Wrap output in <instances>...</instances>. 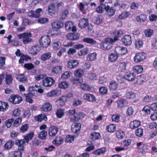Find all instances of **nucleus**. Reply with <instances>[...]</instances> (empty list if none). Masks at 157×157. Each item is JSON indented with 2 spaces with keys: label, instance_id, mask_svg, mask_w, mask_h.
<instances>
[{
  "label": "nucleus",
  "instance_id": "f257e3e1",
  "mask_svg": "<svg viewBox=\"0 0 157 157\" xmlns=\"http://www.w3.org/2000/svg\"><path fill=\"white\" fill-rule=\"evenodd\" d=\"M64 4L62 2L58 3L53 2L50 4L48 7V14L51 16L58 13L59 10L63 8Z\"/></svg>",
  "mask_w": 157,
  "mask_h": 157
},
{
  "label": "nucleus",
  "instance_id": "f03ea898",
  "mask_svg": "<svg viewBox=\"0 0 157 157\" xmlns=\"http://www.w3.org/2000/svg\"><path fill=\"white\" fill-rule=\"evenodd\" d=\"M51 42L50 37L49 35H44L42 36L39 40V44L41 47L47 48Z\"/></svg>",
  "mask_w": 157,
  "mask_h": 157
},
{
  "label": "nucleus",
  "instance_id": "7ed1b4c3",
  "mask_svg": "<svg viewBox=\"0 0 157 157\" xmlns=\"http://www.w3.org/2000/svg\"><path fill=\"white\" fill-rule=\"evenodd\" d=\"M110 39H111V38L109 37L105 38V41L100 44V48L104 50L110 49L112 47V44L114 43L113 41H110Z\"/></svg>",
  "mask_w": 157,
  "mask_h": 157
},
{
  "label": "nucleus",
  "instance_id": "20e7f679",
  "mask_svg": "<svg viewBox=\"0 0 157 157\" xmlns=\"http://www.w3.org/2000/svg\"><path fill=\"white\" fill-rule=\"evenodd\" d=\"M147 57L146 54L143 52H138L136 54L134 57V61L136 63H140L145 59Z\"/></svg>",
  "mask_w": 157,
  "mask_h": 157
},
{
  "label": "nucleus",
  "instance_id": "39448f33",
  "mask_svg": "<svg viewBox=\"0 0 157 157\" xmlns=\"http://www.w3.org/2000/svg\"><path fill=\"white\" fill-rule=\"evenodd\" d=\"M73 123L71 125V130L75 134L78 135L80 133L82 124L81 123L77 122Z\"/></svg>",
  "mask_w": 157,
  "mask_h": 157
},
{
  "label": "nucleus",
  "instance_id": "423d86ee",
  "mask_svg": "<svg viewBox=\"0 0 157 157\" xmlns=\"http://www.w3.org/2000/svg\"><path fill=\"white\" fill-rule=\"evenodd\" d=\"M8 100L10 102L15 104H19L22 101L21 97L18 94L11 95Z\"/></svg>",
  "mask_w": 157,
  "mask_h": 157
},
{
  "label": "nucleus",
  "instance_id": "0eeeda50",
  "mask_svg": "<svg viewBox=\"0 0 157 157\" xmlns=\"http://www.w3.org/2000/svg\"><path fill=\"white\" fill-rule=\"evenodd\" d=\"M123 32L121 30H116L111 33V35L114 38L113 39L111 38L110 41H113L114 43L119 40L120 37H121L123 35Z\"/></svg>",
  "mask_w": 157,
  "mask_h": 157
},
{
  "label": "nucleus",
  "instance_id": "6e6552de",
  "mask_svg": "<svg viewBox=\"0 0 157 157\" xmlns=\"http://www.w3.org/2000/svg\"><path fill=\"white\" fill-rule=\"evenodd\" d=\"M79 27L81 28H84L87 27L88 31H91L92 29L90 28L89 25V19L87 18H83L80 19L78 24Z\"/></svg>",
  "mask_w": 157,
  "mask_h": 157
},
{
  "label": "nucleus",
  "instance_id": "1a4fd4ad",
  "mask_svg": "<svg viewBox=\"0 0 157 157\" xmlns=\"http://www.w3.org/2000/svg\"><path fill=\"white\" fill-rule=\"evenodd\" d=\"M55 82V80L51 77H47L42 80V84L45 87H51Z\"/></svg>",
  "mask_w": 157,
  "mask_h": 157
},
{
  "label": "nucleus",
  "instance_id": "9d476101",
  "mask_svg": "<svg viewBox=\"0 0 157 157\" xmlns=\"http://www.w3.org/2000/svg\"><path fill=\"white\" fill-rule=\"evenodd\" d=\"M85 117L84 113L81 112L75 113L73 117L70 118V121L71 122H78L80 119H82Z\"/></svg>",
  "mask_w": 157,
  "mask_h": 157
},
{
  "label": "nucleus",
  "instance_id": "9b49d317",
  "mask_svg": "<svg viewBox=\"0 0 157 157\" xmlns=\"http://www.w3.org/2000/svg\"><path fill=\"white\" fill-rule=\"evenodd\" d=\"M136 145L138 149L141 153H143L148 152L149 150L148 146L146 144L140 142L137 143Z\"/></svg>",
  "mask_w": 157,
  "mask_h": 157
},
{
  "label": "nucleus",
  "instance_id": "f8f14e48",
  "mask_svg": "<svg viewBox=\"0 0 157 157\" xmlns=\"http://www.w3.org/2000/svg\"><path fill=\"white\" fill-rule=\"evenodd\" d=\"M65 28L68 31H71L73 32H75L77 29L75 26L74 25L73 22L71 21H67L65 23Z\"/></svg>",
  "mask_w": 157,
  "mask_h": 157
},
{
  "label": "nucleus",
  "instance_id": "ddd939ff",
  "mask_svg": "<svg viewBox=\"0 0 157 157\" xmlns=\"http://www.w3.org/2000/svg\"><path fill=\"white\" fill-rule=\"evenodd\" d=\"M116 11L114 7H110L109 5H108L106 6L105 14L107 17H111L115 14Z\"/></svg>",
  "mask_w": 157,
  "mask_h": 157
},
{
  "label": "nucleus",
  "instance_id": "4468645a",
  "mask_svg": "<svg viewBox=\"0 0 157 157\" xmlns=\"http://www.w3.org/2000/svg\"><path fill=\"white\" fill-rule=\"evenodd\" d=\"M121 41L124 45H130L132 42L131 36L129 35H125L122 38Z\"/></svg>",
  "mask_w": 157,
  "mask_h": 157
},
{
  "label": "nucleus",
  "instance_id": "2eb2a0df",
  "mask_svg": "<svg viewBox=\"0 0 157 157\" xmlns=\"http://www.w3.org/2000/svg\"><path fill=\"white\" fill-rule=\"evenodd\" d=\"M59 131L58 127L53 125L49 127L48 129V135L50 136H55L57 133Z\"/></svg>",
  "mask_w": 157,
  "mask_h": 157
},
{
  "label": "nucleus",
  "instance_id": "dca6fc26",
  "mask_svg": "<svg viewBox=\"0 0 157 157\" xmlns=\"http://www.w3.org/2000/svg\"><path fill=\"white\" fill-rule=\"evenodd\" d=\"M83 98L85 100L90 102H94L96 101V98L93 94L88 93L84 94Z\"/></svg>",
  "mask_w": 157,
  "mask_h": 157
},
{
  "label": "nucleus",
  "instance_id": "f3484780",
  "mask_svg": "<svg viewBox=\"0 0 157 157\" xmlns=\"http://www.w3.org/2000/svg\"><path fill=\"white\" fill-rule=\"evenodd\" d=\"M79 64L78 60L75 59H71L68 61L67 66L70 69H74Z\"/></svg>",
  "mask_w": 157,
  "mask_h": 157
},
{
  "label": "nucleus",
  "instance_id": "a211bd4d",
  "mask_svg": "<svg viewBox=\"0 0 157 157\" xmlns=\"http://www.w3.org/2000/svg\"><path fill=\"white\" fill-rule=\"evenodd\" d=\"M25 142L23 140H17L15 141V144L18 146V150L22 151H24V144Z\"/></svg>",
  "mask_w": 157,
  "mask_h": 157
},
{
  "label": "nucleus",
  "instance_id": "6ab92c4d",
  "mask_svg": "<svg viewBox=\"0 0 157 157\" xmlns=\"http://www.w3.org/2000/svg\"><path fill=\"white\" fill-rule=\"evenodd\" d=\"M63 22L61 21H54L51 24V26L53 29H60L63 27Z\"/></svg>",
  "mask_w": 157,
  "mask_h": 157
},
{
  "label": "nucleus",
  "instance_id": "aec40b11",
  "mask_svg": "<svg viewBox=\"0 0 157 157\" xmlns=\"http://www.w3.org/2000/svg\"><path fill=\"white\" fill-rule=\"evenodd\" d=\"M52 105L49 102L44 104L41 108V110L44 112H49L51 110Z\"/></svg>",
  "mask_w": 157,
  "mask_h": 157
},
{
  "label": "nucleus",
  "instance_id": "412c9836",
  "mask_svg": "<svg viewBox=\"0 0 157 157\" xmlns=\"http://www.w3.org/2000/svg\"><path fill=\"white\" fill-rule=\"evenodd\" d=\"M135 76L136 75L133 73L128 71L125 73L124 78L129 81H132L134 80Z\"/></svg>",
  "mask_w": 157,
  "mask_h": 157
},
{
  "label": "nucleus",
  "instance_id": "4be33fe9",
  "mask_svg": "<svg viewBox=\"0 0 157 157\" xmlns=\"http://www.w3.org/2000/svg\"><path fill=\"white\" fill-rule=\"evenodd\" d=\"M67 100L66 97L65 96H62L56 101V104L58 107H62L65 104Z\"/></svg>",
  "mask_w": 157,
  "mask_h": 157
},
{
  "label": "nucleus",
  "instance_id": "5701e85b",
  "mask_svg": "<svg viewBox=\"0 0 157 157\" xmlns=\"http://www.w3.org/2000/svg\"><path fill=\"white\" fill-rule=\"evenodd\" d=\"M141 125L140 122L137 120L132 121L129 124V126L132 129H135L138 128Z\"/></svg>",
  "mask_w": 157,
  "mask_h": 157
},
{
  "label": "nucleus",
  "instance_id": "b1692460",
  "mask_svg": "<svg viewBox=\"0 0 157 157\" xmlns=\"http://www.w3.org/2000/svg\"><path fill=\"white\" fill-rule=\"evenodd\" d=\"M146 76L144 74H142L138 76L137 77L136 84L139 85L143 84L146 80Z\"/></svg>",
  "mask_w": 157,
  "mask_h": 157
},
{
  "label": "nucleus",
  "instance_id": "393cba45",
  "mask_svg": "<svg viewBox=\"0 0 157 157\" xmlns=\"http://www.w3.org/2000/svg\"><path fill=\"white\" fill-rule=\"evenodd\" d=\"M79 37V35L78 34H75L73 33H68L67 35V38L68 40L73 41L77 40Z\"/></svg>",
  "mask_w": 157,
  "mask_h": 157
},
{
  "label": "nucleus",
  "instance_id": "a878e982",
  "mask_svg": "<svg viewBox=\"0 0 157 157\" xmlns=\"http://www.w3.org/2000/svg\"><path fill=\"white\" fill-rule=\"evenodd\" d=\"M40 50V48L38 45H35L32 46L31 49L30 53L34 56L39 52Z\"/></svg>",
  "mask_w": 157,
  "mask_h": 157
},
{
  "label": "nucleus",
  "instance_id": "bb28decb",
  "mask_svg": "<svg viewBox=\"0 0 157 157\" xmlns=\"http://www.w3.org/2000/svg\"><path fill=\"white\" fill-rule=\"evenodd\" d=\"M71 83L76 86L80 85L83 82L82 78H72L71 80Z\"/></svg>",
  "mask_w": 157,
  "mask_h": 157
},
{
  "label": "nucleus",
  "instance_id": "cd10ccee",
  "mask_svg": "<svg viewBox=\"0 0 157 157\" xmlns=\"http://www.w3.org/2000/svg\"><path fill=\"white\" fill-rule=\"evenodd\" d=\"M34 119L36 121L40 122L43 120L46 121L48 118L44 114H41L35 116Z\"/></svg>",
  "mask_w": 157,
  "mask_h": 157
},
{
  "label": "nucleus",
  "instance_id": "c85d7f7f",
  "mask_svg": "<svg viewBox=\"0 0 157 157\" xmlns=\"http://www.w3.org/2000/svg\"><path fill=\"white\" fill-rule=\"evenodd\" d=\"M52 54L50 52L45 53L41 55L40 59L43 61H46L50 58Z\"/></svg>",
  "mask_w": 157,
  "mask_h": 157
},
{
  "label": "nucleus",
  "instance_id": "c756f323",
  "mask_svg": "<svg viewBox=\"0 0 157 157\" xmlns=\"http://www.w3.org/2000/svg\"><path fill=\"white\" fill-rule=\"evenodd\" d=\"M116 125L113 124H111L107 125L106 127V130L109 132L113 133L116 130Z\"/></svg>",
  "mask_w": 157,
  "mask_h": 157
},
{
  "label": "nucleus",
  "instance_id": "7c9ffc66",
  "mask_svg": "<svg viewBox=\"0 0 157 157\" xmlns=\"http://www.w3.org/2000/svg\"><path fill=\"white\" fill-rule=\"evenodd\" d=\"M34 136V133L32 132H30L28 134L24 136L23 140H24L25 143H28L29 142L32 140Z\"/></svg>",
  "mask_w": 157,
  "mask_h": 157
},
{
  "label": "nucleus",
  "instance_id": "2f4dec72",
  "mask_svg": "<svg viewBox=\"0 0 157 157\" xmlns=\"http://www.w3.org/2000/svg\"><path fill=\"white\" fill-rule=\"evenodd\" d=\"M127 65L126 63L123 62H119L117 66L118 67L120 72H122L125 70Z\"/></svg>",
  "mask_w": 157,
  "mask_h": 157
},
{
  "label": "nucleus",
  "instance_id": "473e14b6",
  "mask_svg": "<svg viewBox=\"0 0 157 157\" xmlns=\"http://www.w3.org/2000/svg\"><path fill=\"white\" fill-rule=\"evenodd\" d=\"M84 74V71L82 69H77L75 71L74 75L77 77L82 78Z\"/></svg>",
  "mask_w": 157,
  "mask_h": 157
},
{
  "label": "nucleus",
  "instance_id": "72a5a7b5",
  "mask_svg": "<svg viewBox=\"0 0 157 157\" xmlns=\"http://www.w3.org/2000/svg\"><path fill=\"white\" fill-rule=\"evenodd\" d=\"M118 86V84L115 81L112 80L109 83V87L110 90H115L117 89Z\"/></svg>",
  "mask_w": 157,
  "mask_h": 157
},
{
  "label": "nucleus",
  "instance_id": "f704fd0d",
  "mask_svg": "<svg viewBox=\"0 0 157 157\" xmlns=\"http://www.w3.org/2000/svg\"><path fill=\"white\" fill-rule=\"evenodd\" d=\"M64 139L61 136H57L53 141V143L57 146H59L62 144L63 142Z\"/></svg>",
  "mask_w": 157,
  "mask_h": 157
},
{
  "label": "nucleus",
  "instance_id": "c9c22d12",
  "mask_svg": "<svg viewBox=\"0 0 157 157\" xmlns=\"http://www.w3.org/2000/svg\"><path fill=\"white\" fill-rule=\"evenodd\" d=\"M14 142L12 140H8L6 142L4 146V148L5 150H9L11 149L14 145Z\"/></svg>",
  "mask_w": 157,
  "mask_h": 157
},
{
  "label": "nucleus",
  "instance_id": "e433bc0d",
  "mask_svg": "<svg viewBox=\"0 0 157 157\" xmlns=\"http://www.w3.org/2000/svg\"><path fill=\"white\" fill-rule=\"evenodd\" d=\"M83 42L87 43L91 45L95 44L97 42L94 39L88 37H85L82 39Z\"/></svg>",
  "mask_w": 157,
  "mask_h": 157
},
{
  "label": "nucleus",
  "instance_id": "4c0bfd02",
  "mask_svg": "<svg viewBox=\"0 0 157 157\" xmlns=\"http://www.w3.org/2000/svg\"><path fill=\"white\" fill-rule=\"evenodd\" d=\"M25 35L26 36H25L23 39V41L24 44H26L31 41V39L29 38V37L32 36V34L30 32L27 33Z\"/></svg>",
  "mask_w": 157,
  "mask_h": 157
},
{
  "label": "nucleus",
  "instance_id": "58836bf2",
  "mask_svg": "<svg viewBox=\"0 0 157 157\" xmlns=\"http://www.w3.org/2000/svg\"><path fill=\"white\" fill-rule=\"evenodd\" d=\"M117 107L118 108H121L124 106L127 101L126 99L122 98L120 100H118L117 101Z\"/></svg>",
  "mask_w": 157,
  "mask_h": 157
},
{
  "label": "nucleus",
  "instance_id": "ea45409f",
  "mask_svg": "<svg viewBox=\"0 0 157 157\" xmlns=\"http://www.w3.org/2000/svg\"><path fill=\"white\" fill-rule=\"evenodd\" d=\"M118 57V55L116 53H112L108 56V59L111 62H115Z\"/></svg>",
  "mask_w": 157,
  "mask_h": 157
},
{
  "label": "nucleus",
  "instance_id": "a19ab883",
  "mask_svg": "<svg viewBox=\"0 0 157 157\" xmlns=\"http://www.w3.org/2000/svg\"><path fill=\"white\" fill-rule=\"evenodd\" d=\"M147 16L146 15L144 14H141L139 16L136 17V19L138 21L141 22H144L147 20Z\"/></svg>",
  "mask_w": 157,
  "mask_h": 157
},
{
  "label": "nucleus",
  "instance_id": "79ce46f5",
  "mask_svg": "<svg viewBox=\"0 0 157 157\" xmlns=\"http://www.w3.org/2000/svg\"><path fill=\"white\" fill-rule=\"evenodd\" d=\"M106 151L105 148L101 147L99 149H97L94 150L93 153L94 154L96 155H102L105 153Z\"/></svg>",
  "mask_w": 157,
  "mask_h": 157
},
{
  "label": "nucleus",
  "instance_id": "37998d69",
  "mask_svg": "<svg viewBox=\"0 0 157 157\" xmlns=\"http://www.w3.org/2000/svg\"><path fill=\"white\" fill-rule=\"evenodd\" d=\"M22 154V152L19 150L11 151L10 157H21Z\"/></svg>",
  "mask_w": 157,
  "mask_h": 157
},
{
  "label": "nucleus",
  "instance_id": "c03bdc74",
  "mask_svg": "<svg viewBox=\"0 0 157 157\" xmlns=\"http://www.w3.org/2000/svg\"><path fill=\"white\" fill-rule=\"evenodd\" d=\"M97 54L95 52L90 53L87 55V59L90 61L95 60L97 58Z\"/></svg>",
  "mask_w": 157,
  "mask_h": 157
},
{
  "label": "nucleus",
  "instance_id": "a18cd8bd",
  "mask_svg": "<svg viewBox=\"0 0 157 157\" xmlns=\"http://www.w3.org/2000/svg\"><path fill=\"white\" fill-rule=\"evenodd\" d=\"M12 76L10 74H6L5 77V82L7 85H10L12 84L13 81Z\"/></svg>",
  "mask_w": 157,
  "mask_h": 157
},
{
  "label": "nucleus",
  "instance_id": "49530a36",
  "mask_svg": "<svg viewBox=\"0 0 157 157\" xmlns=\"http://www.w3.org/2000/svg\"><path fill=\"white\" fill-rule=\"evenodd\" d=\"M103 21V17L101 15H98L95 16L94 18V21L95 24L99 25Z\"/></svg>",
  "mask_w": 157,
  "mask_h": 157
},
{
  "label": "nucleus",
  "instance_id": "de8ad7c7",
  "mask_svg": "<svg viewBox=\"0 0 157 157\" xmlns=\"http://www.w3.org/2000/svg\"><path fill=\"white\" fill-rule=\"evenodd\" d=\"M106 6L104 4H101L96 9V12L98 13H102L105 10Z\"/></svg>",
  "mask_w": 157,
  "mask_h": 157
},
{
  "label": "nucleus",
  "instance_id": "09e8293b",
  "mask_svg": "<svg viewBox=\"0 0 157 157\" xmlns=\"http://www.w3.org/2000/svg\"><path fill=\"white\" fill-rule=\"evenodd\" d=\"M110 71L112 74L115 75L120 72L118 67L115 65L111 66L110 67Z\"/></svg>",
  "mask_w": 157,
  "mask_h": 157
},
{
  "label": "nucleus",
  "instance_id": "8fccbe9b",
  "mask_svg": "<svg viewBox=\"0 0 157 157\" xmlns=\"http://www.w3.org/2000/svg\"><path fill=\"white\" fill-rule=\"evenodd\" d=\"M0 107H1V109L2 111L5 112L9 108V105L7 102L5 101H0Z\"/></svg>",
  "mask_w": 157,
  "mask_h": 157
},
{
  "label": "nucleus",
  "instance_id": "3c124183",
  "mask_svg": "<svg viewBox=\"0 0 157 157\" xmlns=\"http://www.w3.org/2000/svg\"><path fill=\"white\" fill-rule=\"evenodd\" d=\"M87 78L89 81L94 82L97 79V76L94 73H89L88 74Z\"/></svg>",
  "mask_w": 157,
  "mask_h": 157
},
{
  "label": "nucleus",
  "instance_id": "603ef678",
  "mask_svg": "<svg viewBox=\"0 0 157 157\" xmlns=\"http://www.w3.org/2000/svg\"><path fill=\"white\" fill-rule=\"evenodd\" d=\"M133 70L134 72L140 74L143 71V68L141 65H137L134 67Z\"/></svg>",
  "mask_w": 157,
  "mask_h": 157
},
{
  "label": "nucleus",
  "instance_id": "864d4df0",
  "mask_svg": "<svg viewBox=\"0 0 157 157\" xmlns=\"http://www.w3.org/2000/svg\"><path fill=\"white\" fill-rule=\"evenodd\" d=\"M16 79L21 82L26 81L27 80V78L24 74H17L16 76Z\"/></svg>",
  "mask_w": 157,
  "mask_h": 157
},
{
  "label": "nucleus",
  "instance_id": "5fc2aeb1",
  "mask_svg": "<svg viewBox=\"0 0 157 157\" xmlns=\"http://www.w3.org/2000/svg\"><path fill=\"white\" fill-rule=\"evenodd\" d=\"M47 135V132L44 130H42L38 133V136L41 140H44L46 139Z\"/></svg>",
  "mask_w": 157,
  "mask_h": 157
},
{
  "label": "nucleus",
  "instance_id": "6e6d98bb",
  "mask_svg": "<svg viewBox=\"0 0 157 157\" xmlns=\"http://www.w3.org/2000/svg\"><path fill=\"white\" fill-rule=\"evenodd\" d=\"M62 67L61 66H56L53 67L52 69V72L54 73L58 74L62 72Z\"/></svg>",
  "mask_w": 157,
  "mask_h": 157
},
{
  "label": "nucleus",
  "instance_id": "4d7b16f0",
  "mask_svg": "<svg viewBox=\"0 0 157 157\" xmlns=\"http://www.w3.org/2000/svg\"><path fill=\"white\" fill-rule=\"evenodd\" d=\"M116 137L120 139H122L125 135V133L124 131L121 129L118 130L116 133Z\"/></svg>",
  "mask_w": 157,
  "mask_h": 157
},
{
  "label": "nucleus",
  "instance_id": "13d9d810",
  "mask_svg": "<svg viewBox=\"0 0 157 157\" xmlns=\"http://www.w3.org/2000/svg\"><path fill=\"white\" fill-rule=\"evenodd\" d=\"M154 99L151 96L147 95L143 99L142 101L144 102L148 103L152 101Z\"/></svg>",
  "mask_w": 157,
  "mask_h": 157
},
{
  "label": "nucleus",
  "instance_id": "bf43d9fd",
  "mask_svg": "<svg viewBox=\"0 0 157 157\" xmlns=\"http://www.w3.org/2000/svg\"><path fill=\"white\" fill-rule=\"evenodd\" d=\"M90 138L94 140H98L100 139L101 137L99 133L98 132H94L90 133Z\"/></svg>",
  "mask_w": 157,
  "mask_h": 157
},
{
  "label": "nucleus",
  "instance_id": "052dcab7",
  "mask_svg": "<svg viewBox=\"0 0 157 157\" xmlns=\"http://www.w3.org/2000/svg\"><path fill=\"white\" fill-rule=\"evenodd\" d=\"M126 98L128 99H132L136 97V94L132 91L127 92L125 94Z\"/></svg>",
  "mask_w": 157,
  "mask_h": 157
},
{
  "label": "nucleus",
  "instance_id": "680f3d73",
  "mask_svg": "<svg viewBox=\"0 0 157 157\" xmlns=\"http://www.w3.org/2000/svg\"><path fill=\"white\" fill-rule=\"evenodd\" d=\"M130 15L129 12L126 11L123 12L119 16L118 18L120 19H124L128 17Z\"/></svg>",
  "mask_w": 157,
  "mask_h": 157
},
{
  "label": "nucleus",
  "instance_id": "e2e57ef3",
  "mask_svg": "<svg viewBox=\"0 0 157 157\" xmlns=\"http://www.w3.org/2000/svg\"><path fill=\"white\" fill-rule=\"evenodd\" d=\"M120 114L117 113L113 114L111 118L113 121L118 123L120 121Z\"/></svg>",
  "mask_w": 157,
  "mask_h": 157
},
{
  "label": "nucleus",
  "instance_id": "0e129e2a",
  "mask_svg": "<svg viewBox=\"0 0 157 157\" xmlns=\"http://www.w3.org/2000/svg\"><path fill=\"white\" fill-rule=\"evenodd\" d=\"M64 114V110L61 109H57L56 112L57 117L59 118H62Z\"/></svg>",
  "mask_w": 157,
  "mask_h": 157
},
{
  "label": "nucleus",
  "instance_id": "69168bd1",
  "mask_svg": "<svg viewBox=\"0 0 157 157\" xmlns=\"http://www.w3.org/2000/svg\"><path fill=\"white\" fill-rule=\"evenodd\" d=\"M153 30L151 29H147L144 31L145 36L147 37H150L153 34Z\"/></svg>",
  "mask_w": 157,
  "mask_h": 157
},
{
  "label": "nucleus",
  "instance_id": "338daca9",
  "mask_svg": "<svg viewBox=\"0 0 157 157\" xmlns=\"http://www.w3.org/2000/svg\"><path fill=\"white\" fill-rule=\"evenodd\" d=\"M60 44V42L59 41L54 42L52 44L53 50L56 51H58L59 48Z\"/></svg>",
  "mask_w": 157,
  "mask_h": 157
},
{
  "label": "nucleus",
  "instance_id": "774afa93",
  "mask_svg": "<svg viewBox=\"0 0 157 157\" xmlns=\"http://www.w3.org/2000/svg\"><path fill=\"white\" fill-rule=\"evenodd\" d=\"M69 13L68 10L65 9L61 12L60 14V18L62 19H65Z\"/></svg>",
  "mask_w": 157,
  "mask_h": 157
}]
</instances>
